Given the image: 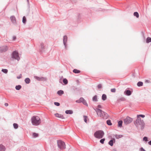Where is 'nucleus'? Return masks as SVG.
<instances>
[{"label":"nucleus","mask_w":151,"mask_h":151,"mask_svg":"<svg viewBox=\"0 0 151 151\" xmlns=\"http://www.w3.org/2000/svg\"><path fill=\"white\" fill-rule=\"evenodd\" d=\"M141 117L144 118L145 117L144 115L140 114L137 115V119L135 123L137 125H140L141 129H144L145 124L143 120H141V119L139 117Z\"/></svg>","instance_id":"f257e3e1"},{"label":"nucleus","mask_w":151,"mask_h":151,"mask_svg":"<svg viewBox=\"0 0 151 151\" xmlns=\"http://www.w3.org/2000/svg\"><path fill=\"white\" fill-rule=\"evenodd\" d=\"M97 113V115L104 119H106L108 117L107 114L98 108L95 109Z\"/></svg>","instance_id":"f03ea898"},{"label":"nucleus","mask_w":151,"mask_h":151,"mask_svg":"<svg viewBox=\"0 0 151 151\" xmlns=\"http://www.w3.org/2000/svg\"><path fill=\"white\" fill-rule=\"evenodd\" d=\"M31 121L33 125L36 126L39 125L41 122L40 119L38 116H32L31 118Z\"/></svg>","instance_id":"7ed1b4c3"},{"label":"nucleus","mask_w":151,"mask_h":151,"mask_svg":"<svg viewBox=\"0 0 151 151\" xmlns=\"http://www.w3.org/2000/svg\"><path fill=\"white\" fill-rule=\"evenodd\" d=\"M104 134V132L102 130L96 131L94 133V136L96 138L101 139L102 138Z\"/></svg>","instance_id":"20e7f679"},{"label":"nucleus","mask_w":151,"mask_h":151,"mask_svg":"<svg viewBox=\"0 0 151 151\" xmlns=\"http://www.w3.org/2000/svg\"><path fill=\"white\" fill-rule=\"evenodd\" d=\"M58 145V147L61 150H63L65 148V145L64 142L59 140L57 142Z\"/></svg>","instance_id":"39448f33"},{"label":"nucleus","mask_w":151,"mask_h":151,"mask_svg":"<svg viewBox=\"0 0 151 151\" xmlns=\"http://www.w3.org/2000/svg\"><path fill=\"white\" fill-rule=\"evenodd\" d=\"M12 57V58L17 60L18 61H19L20 59L18 52L16 51H14L13 52Z\"/></svg>","instance_id":"423d86ee"},{"label":"nucleus","mask_w":151,"mask_h":151,"mask_svg":"<svg viewBox=\"0 0 151 151\" xmlns=\"http://www.w3.org/2000/svg\"><path fill=\"white\" fill-rule=\"evenodd\" d=\"M133 119L127 116L124 120V122L125 124H127L131 122Z\"/></svg>","instance_id":"0eeeda50"},{"label":"nucleus","mask_w":151,"mask_h":151,"mask_svg":"<svg viewBox=\"0 0 151 151\" xmlns=\"http://www.w3.org/2000/svg\"><path fill=\"white\" fill-rule=\"evenodd\" d=\"M76 103H78L82 102L84 105L88 106L86 100L83 98H81L79 100H76Z\"/></svg>","instance_id":"6e6552de"},{"label":"nucleus","mask_w":151,"mask_h":151,"mask_svg":"<svg viewBox=\"0 0 151 151\" xmlns=\"http://www.w3.org/2000/svg\"><path fill=\"white\" fill-rule=\"evenodd\" d=\"M8 47L6 45L0 47V52H4L8 49Z\"/></svg>","instance_id":"1a4fd4ad"},{"label":"nucleus","mask_w":151,"mask_h":151,"mask_svg":"<svg viewBox=\"0 0 151 151\" xmlns=\"http://www.w3.org/2000/svg\"><path fill=\"white\" fill-rule=\"evenodd\" d=\"M68 37L66 36H64L63 37V42L65 47H66L67 45L66 43L67 41Z\"/></svg>","instance_id":"9d476101"},{"label":"nucleus","mask_w":151,"mask_h":151,"mask_svg":"<svg viewBox=\"0 0 151 151\" xmlns=\"http://www.w3.org/2000/svg\"><path fill=\"white\" fill-rule=\"evenodd\" d=\"M10 19L11 20V22L13 23H16V19L15 17L12 16L11 17Z\"/></svg>","instance_id":"9b49d317"},{"label":"nucleus","mask_w":151,"mask_h":151,"mask_svg":"<svg viewBox=\"0 0 151 151\" xmlns=\"http://www.w3.org/2000/svg\"><path fill=\"white\" fill-rule=\"evenodd\" d=\"M115 142V139H113L111 140L109 142V144L111 146L113 145V142Z\"/></svg>","instance_id":"f8f14e48"},{"label":"nucleus","mask_w":151,"mask_h":151,"mask_svg":"<svg viewBox=\"0 0 151 151\" xmlns=\"http://www.w3.org/2000/svg\"><path fill=\"white\" fill-rule=\"evenodd\" d=\"M55 116L56 117L60 118L62 119H64V117L63 116V115L60 114H55Z\"/></svg>","instance_id":"ddd939ff"},{"label":"nucleus","mask_w":151,"mask_h":151,"mask_svg":"<svg viewBox=\"0 0 151 151\" xmlns=\"http://www.w3.org/2000/svg\"><path fill=\"white\" fill-rule=\"evenodd\" d=\"M124 93L127 96H130L131 94V92L130 90H127L124 91Z\"/></svg>","instance_id":"4468645a"},{"label":"nucleus","mask_w":151,"mask_h":151,"mask_svg":"<svg viewBox=\"0 0 151 151\" xmlns=\"http://www.w3.org/2000/svg\"><path fill=\"white\" fill-rule=\"evenodd\" d=\"M5 150V148L2 145H0V151H4Z\"/></svg>","instance_id":"2eb2a0df"},{"label":"nucleus","mask_w":151,"mask_h":151,"mask_svg":"<svg viewBox=\"0 0 151 151\" xmlns=\"http://www.w3.org/2000/svg\"><path fill=\"white\" fill-rule=\"evenodd\" d=\"M35 78L36 79L39 81H42L45 79V78L43 77H39L37 76H35Z\"/></svg>","instance_id":"dca6fc26"},{"label":"nucleus","mask_w":151,"mask_h":151,"mask_svg":"<svg viewBox=\"0 0 151 151\" xmlns=\"http://www.w3.org/2000/svg\"><path fill=\"white\" fill-rule=\"evenodd\" d=\"M57 93L59 96H60L64 93V92L63 91L60 90L58 91Z\"/></svg>","instance_id":"f3484780"},{"label":"nucleus","mask_w":151,"mask_h":151,"mask_svg":"<svg viewBox=\"0 0 151 151\" xmlns=\"http://www.w3.org/2000/svg\"><path fill=\"white\" fill-rule=\"evenodd\" d=\"M65 113L67 114H72L73 113V111L71 110H67L65 111Z\"/></svg>","instance_id":"a211bd4d"},{"label":"nucleus","mask_w":151,"mask_h":151,"mask_svg":"<svg viewBox=\"0 0 151 151\" xmlns=\"http://www.w3.org/2000/svg\"><path fill=\"white\" fill-rule=\"evenodd\" d=\"M123 136L122 135H118L117 134H115V137L116 139H119L122 137Z\"/></svg>","instance_id":"6ab92c4d"},{"label":"nucleus","mask_w":151,"mask_h":151,"mask_svg":"<svg viewBox=\"0 0 151 151\" xmlns=\"http://www.w3.org/2000/svg\"><path fill=\"white\" fill-rule=\"evenodd\" d=\"M73 72L75 73H80L81 71L77 69H74L73 70Z\"/></svg>","instance_id":"aec40b11"},{"label":"nucleus","mask_w":151,"mask_h":151,"mask_svg":"<svg viewBox=\"0 0 151 151\" xmlns=\"http://www.w3.org/2000/svg\"><path fill=\"white\" fill-rule=\"evenodd\" d=\"M25 82L27 83L28 84L30 82V80L29 78H27L25 79Z\"/></svg>","instance_id":"412c9836"},{"label":"nucleus","mask_w":151,"mask_h":151,"mask_svg":"<svg viewBox=\"0 0 151 151\" xmlns=\"http://www.w3.org/2000/svg\"><path fill=\"white\" fill-rule=\"evenodd\" d=\"M106 99V95L105 94H103L102 95V99L103 101L105 100Z\"/></svg>","instance_id":"4be33fe9"},{"label":"nucleus","mask_w":151,"mask_h":151,"mask_svg":"<svg viewBox=\"0 0 151 151\" xmlns=\"http://www.w3.org/2000/svg\"><path fill=\"white\" fill-rule=\"evenodd\" d=\"M143 83L141 81L138 82L137 83V85L138 86H143Z\"/></svg>","instance_id":"5701e85b"},{"label":"nucleus","mask_w":151,"mask_h":151,"mask_svg":"<svg viewBox=\"0 0 151 151\" xmlns=\"http://www.w3.org/2000/svg\"><path fill=\"white\" fill-rule=\"evenodd\" d=\"M122 121L121 120L119 121L118 122V127H121L122 126Z\"/></svg>","instance_id":"b1692460"},{"label":"nucleus","mask_w":151,"mask_h":151,"mask_svg":"<svg viewBox=\"0 0 151 151\" xmlns=\"http://www.w3.org/2000/svg\"><path fill=\"white\" fill-rule=\"evenodd\" d=\"M97 96L96 95L93 98V101H97Z\"/></svg>","instance_id":"393cba45"},{"label":"nucleus","mask_w":151,"mask_h":151,"mask_svg":"<svg viewBox=\"0 0 151 151\" xmlns=\"http://www.w3.org/2000/svg\"><path fill=\"white\" fill-rule=\"evenodd\" d=\"M21 87H22L21 85H19L16 86L15 88L17 90H19L21 88Z\"/></svg>","instance_id":"a878e982"},{"label":"nucleus","mask_w":151,"mask_h":151,"mask_svg":"<svg viewBox=\"0 0 151 151\" xmlns=\"http://www.w3.org/2000/svg\"><path fill=\"white\" fill-rule=\"evenodd\" d=\"M134 15L137 18H138L139 17V14L137 12H135L134 13Z\"/></svg>","instance_id":"bb28decb"},{"label":"nucleus","mask_w":151,"mask_h":151,"mask_svg":"<svg viewBox=\"0 0 151 151\" xmlns=\"http://www.w3.org/2000/svg\"><path fill=\"white\" fill-rule=\"evenodd\" d=\"M150 42H151V38L150 37H148L146 40V42L147 43H148Z\"/></svg>","instance_id":"cd10ccee"},{"label":"nucleus","mask_w":151,"mask_h":151,"mask_svg":"<svg viewBox=\"0 0 151 151\" xmlns=\"http://www.w3.org/2000/svg\"><path fill=\"white\" fill-rule=\"evenodd\" d=\"M63 83L65 84H67L68 83V81L67 80L66 78H64L63 79Z\"/></svg>","instance_id":"c85d7f7f"},{"label":"nucleus","mask_w":151,"mask_h":151,"mask_svg":"<svg viewBox=\"0 0 151 151\" xmlns=\"http://www.w3.org/2000/svg\"><path fill=\"white\" fill-rule=\"evenodd\" d=\"M106 123L107 124L109 125L110 126L112 125V123L111 122V121L109 120H107L106 121Z\"/></svg>","instance_id":"c756f323"},{"label":"nucleus","mask_w":151,"mask_h":151,"mask_svg":"<svg viewBox=\"0 0 151 151\" xmlns=\"http://www.w3.org/2000/svg\"><path fill=\"white\" fill-rule=\"evenodd\" d=\"M26 22V18L25 16H24L23 17L22 22L23 23L25 24Z\"/></svg>","instance_id":"7c9ffc66"},{"label":"nucleus","mask_w":151,"mask_h":151,"mask_svg":"<svg viewBox=\"0 0 151 151\" xmlns=\"http://www.w3.org/2000/svg\"><path fill=\"white\" fill-rule=\"evenodd\" d=\"M13 126L15 129H17L18 128V124L16 123H14L13 124Z\"/></svg>","instance_id":"2f4dec72"},{"label":"nucleus","mask_w":151,"mask_h":151,"mask_svg":"<svg viewBox=\"0 0 151 151\" xmlns=\"http://www.w3.org/2000/svg\"><path fill=\"white\" fill-rule=\"evenodd\" d=\"M3 72V73H6L8 72V70L6 69H2L1 70Z\"/></svg>","instance_id":"473e14b6"},{"label":"nucleus","mask_w":151,"mask_h":151,"mask_svg":"<svg viewBox=\"0 0 151 151\" xmlns=\"http://www.w3.org/2000/svg\"><path fill=\"white\" fill-rule=\"evenodd\" d=\"M38 136V134L36 133H33V136L34 137H37Z\"/></svg>","instance_id":"72a5a7b5"},{"label":"nucleus","mask_w":151,"mask_h":151,"mask_svg":"<svg viewBox=\"0 0 151 151\" xmlns=\"http://www.w3.org/2000/svg\"><path fill=\"white\" fill-rule=\"evenodd\" d=\"M105 140V139L104 138L100 140V142L101 144H103L104 143Z\"/></svg>","instance_id":"f704fd0d"},{"label":"nucleus","mask_w":151,"mask_h":151,"mask_svg":"<svg viewBox=\"0 0 151 151\" xmlns=\"http://www.w3.org/2000/svg\"><path fill=\"white\" fill-rule=\"evenodd\" d=\"M83 117H84V121L85 122H86V123H87V116H84Z\"/></svg>","instance_id":"c9c22d12"},{"label":"nucleus","mask_w":151,"mask_h":151,"mask_svg":"<svg viewBox=\"0 0 151 151\" xmlns=\"http://www.w3.org/2000/svg\"><path fill=\"white\" fill-rule=\"evenodd\" d=\"M115 135L114 134H111L109 137L111 139H114L113 138L115 137Z\"/></svg>","instance_id":"e433bc0d"},{"label":"nucleus","mask_w":151,"mask_h":151,"mask_svg":"<svg viewBox=\"0 0 151 151\" xmlns=\"http://www.w3.org/2000/svg\"><path fill=\"white\" fill-rule=\"evenodd\" d=\"M40 47L42 49H43L44 48V45L43 43H41Z\"/></svg>","instance_id":"4c0bfd02"},{"label":"nucleus","mask_w":151,"mask_h":151,"mask_svg":"<svg viewBox=\"0 0 151 151\" xmlns=\"http://www.w3.org/2000/svg\"><path fill=\"white\" fill-rule=\"evenodd\" d=\"M143 140L144 141H145L146 142H147L148 141L147 137H144L143 138Z\"/></svg>","instance_id":"58836bf2"},{"label":"nucleus","mask_w":151,"mask_h":151,"mask_svg":"<svg viewBox=\"0 0 151 151\" xmlns=\"http://www.w3.org/2000/svg\"><path fill=\"white\" fill-rule=\"evenodd\" d=\"M97 87H98V88H99V89H100V88H102V85L101 84H99L98 86H97Z\"/></svg>","instance_id":"ea45409f"},{"label":"nucleus","mask_w":151,"mask_h":151,"mask_svg":"<svg viewBox=\"0 0 151 151\" xmlns=\"http://www.w3.org/2000/svg\"><path fill=\"white\" fill-rule=\"evenodd\" d=\"M116 89L115 88L111 89V91L112 92L114 93L116 92Z\"/></svg>","instance_id":"a19ab883"},{"label":"nucleus","mask_w":151,"mask_h":151,"mask_svg":"<svg viewBox=\"0 0 151 151\" xmlns=\"http://www.w3.org/2000/svg\"><path fill=\"white\" fill-rule=\"evenodd\" d=\"M54 104L55 105L57 106H58L60 105V104L59 103L57 102H55Z\"/></svg>","instance_id":"79ce46f5"},{"label":"nucleus","mask_w":151,"mask_h":151,"mask_svg":"<svg viewBox=\"0 0 151 151\" xmlns=\"http://www.w3.org/2000/svg\"><path fill=\"white\" fill-rule=\"evenodd\" d=\"M140 150V151H146L142 147H141Z\"/></svg>","instance_id":"37998d69"},{"label":"nucleus","mask_w":151,"mask_h":151,"mask_svg":"<svg viewBox=\"0 0 151 151\" xmlns=\"http://www.w3.org/2000/svg\"><path fill=\"white\" fill-rule=\"evenodd\" d=\"M97 107L99 108H102V107H101V106L100 105H99Z\"/></svg>","instance_id":"c03bdc74"},{"label":"nucleus","mask_w":151,"mask_h":151,"mask_svg":"<svg viewBox=\"0 0 151 151\" xmlns=\"http://www.w3.org/2000/svg\"><path fill=\"white\" fill-rule=\"evenodd\" d=\"M16 39V37L15 36H13V40H15Z\"/></svg>","instance_id":"a18cd8bd"},{"label":"nucleus","mask_w":151,"mask_h":151,"mask_svg":"<svg viewBox=\"0 0 151 151\" xmlns=\"http://www.w3.org/2000/svg\"><path fill=\"white\" fill-rule=\"evenodd\" d=\"M4 105H5V106H7L8 105V103H5V104H4Z\"/></svg>","instance_id":"49530a36"},{"label":"nucleus","mask_w":151,"mask_h":151,"mask_svg":"<svg viewBox=\"0 0 151 151\" xmlns=\"http://www.w3.org/2000/svg\"><path fill=\"white\" fill-rule=\"evenodd\" d=\"M148 144L150 145H151V140L150 141H149L148 142Z\"/></svg>","instance_id":"de8ad7c7"},{"label":"nucleus","mask_w":151,"mask_h":151,"mask_svg":"<svg viewBox=\"0 0 151 151\" xmlns=\"http://www.w3.org/2000/svg\"><path fill=\"white\" fill-rule=\"evenodd\" d=\"M125 99L124 98H122V99H121V100H122V101H123V100H124Z\"/></svg>","instance_id":"09e8293b"},{"label":"nucleus","mask_w":151,"mask_h":151,"mask_svg":"<svg viewBox=\"0 0 151 151\" xmlns=\"http://www.w3.org/2000/svg\"><path fill=\"white\" fill-rule=\"evenodd\" d=\"M17 78H20V77H17Z\"/></svg>","instance_id":"8fccbe9b"},{"label":"nucleus","mask_w":151,"mask_h":151,"mask_svg":"<svg viewBox=\"0 0 151 151\" xmlns=\"http://www.w3.org/2000/svg\"><path fill=\"white\" fill-rule=\"evenodd\" d=\"M17 78H20V77H17Z\"/></svg>","instance_id":"3c124183"}]
</instances>
